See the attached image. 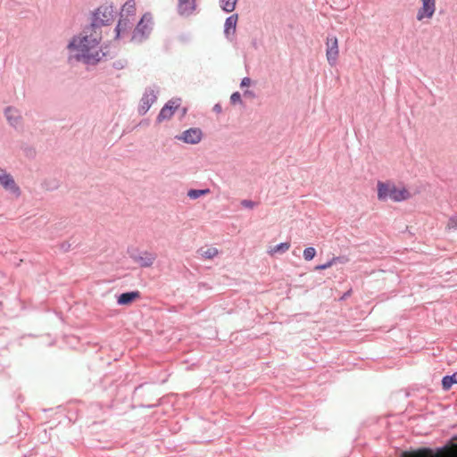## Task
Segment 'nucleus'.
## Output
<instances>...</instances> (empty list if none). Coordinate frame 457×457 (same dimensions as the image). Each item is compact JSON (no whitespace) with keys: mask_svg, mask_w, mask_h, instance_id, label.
<instances>
[{"mask_svg":"<svg viewBox=\"0 0 457 457\" xmlns=\"http://www.w3.org/2000/svg\"><path fill=\"white\" fill-rule=\"evenodd\" d=\"M102 40V32L96 28H90L84 31L82 37L75 38L70 43L69 48L77 51V59L83 60L86 62H97L104 54L100 47Z\"/></svg>","mask_w":457,"mask_h":457,"instance_id":"obj_1","label":"nucleus"},{"mask_svg":"<svg viewBox=\"0 0 457 457\" xmlns=\"http://www.w3.org/2000/svg\"><path fill=\"white\" fill-rule=\"evenodd\" d=\"M378 198L380 201L388 199L394 202H402L411 198V194L403 185H396L392 181L381 182L377 184Z\"/></svg>","mask_w":457,"mask_h":457,"instance_id":"obj_2","label":"nucleus"},{"mask_svg":"<svg viewBox=\"0 0 457 457\" xmlns=\"http://www.w3.org/2000/svg\"><path fill=\"white\" fill-rule=\"evenodd\" d=\"M136 11L137 7L135 0H128L122 5L120 12V19L116 27L117 37H119L120 33L131 29Z\"/></svg>","mask_w":457,"mask_h":457,"instance_id":"obj_3","label":"nucleus"},{"mask_svg":"<svg viewBox=\"0 0 457 457\" xmlns=\"http://www.w3.org/2000/svg\"><path fill=\"white\" fill-rule=\"evenodd\" d=\"M114 8L111 4L101 5L94 13L91 28L99 29L100 26L111 23L114 19Z\"/></svg>","mask_w":457,"mask_h":457,"instance_id":"obj_4","label":"nucleus"},{"mask_svg":"<svg viewBox=\"0 0 457 457\" xmlns=\"http://www.w3.org/2000/svg\"><path fill=\"white\" fill-rule=\"evenodd\" d=\"M152 15L148 12L145 13L134 30L133 39L141 41L150 33L152 29Z\"/></svg>","mask_w":457,"mask_h":457,"instance_id":"obj_5","label":"nucleus"},{"mask_svg":"<svg viewBox=\"0 0 457 457\" xmlns=\"http://www.w3.org/2000/svg\"><path fill=\"white\" fill-rule=\"evenodd\" d=\"M339 56L338 40L335 36L328 37L326 42V57L330 66H335Z\"/></svg>","mask_w":457,"mask_h":457,"instance_id":"obj_6","label":"nucleus"},{"mask_svg":"<svg viewBox=\"0 0 457 457\" xmlns=\"http://www.w3.org/2000/svg\"><path fill=\"white\" fill-rule=\"evenodd\" d=\"M422 6L417 12V20L431 19L436 12V0H421Z\"/></svg>","mask_w":457,"mask_h":457,"instance_id":"obj_7","label":"nucleus"},{"mask_svg":"<svg viewBox=\"0 0 457 457\" xmlns=\"http://www.w3.org/2000/svg\"><path fill=\"white\" fill-rule=\"evenodd\" d=\"M202 136L203 133L200 129L191 128L185 130L180 136H179L178 139L187 144L195 145L201 141Z\"/></svg>","mask_w":457,"mask_h":457,"instance_id":"obj_8","label":"nucleus"},{"mask_svg":"<svg viewBox=\"0 0 457 457\" xmlns=\"http://www.w3.org/2000/svg\"><path fill=\"white\" fill-rule=\"evenodd\" d=\"M179 100H170L169 101L161 110L158 117H157V120L159 122H162L165 120H170L175 111L179 108Z\"/></svg>","mask_w":457,"mask_h":457,"instance_id":"obj_9","label":"nucleus"},{"mask_svg":"<svg viewBox=\"0 0 457 457\" xmlns=\"http://www.w3.org/2000/svg\"><path fill=\"white\" fill-rule=\"evenodd\" d=\"M157 96L154 89H147L141 98L140 108L144 112H147L151 105L156 101Z\"/></svg>","mask_w":457,"mask_h":457,"instance_id":"obj_10","label":"nucleus"},{"mask_svg":"<svg viewBox=\"0 0 457 457\" xmlns=\"http://www.w3.org/2000/svg\"><path fill=\"white\" fill-rule=\"evenodd\" d=\"M0 184L7 190L12 192L19 191V187L16 186L12 176L2 169H0Z\"/></svg>","mask_w":457,"mask_h":457,"instance_id":"obj_11","label":"nucleus"},{"mask_svg":"<svg viewBox=\"0 0 457 457\" xmlns=\"http://www.w3.org/2000/svg\"><path fill=\"white\" fill-rule=\"evenodd\" d=\"M4 114L10 125L17 127L21 124V116L17 109L13 107H7L4 111Z\"/></svg>","mask_w":457,"mask_h":457,"instance_id":"obj_12","label":"nucleus"},{"mask_svg":"<svg viewBox=\"0 0 457 457\" xmlns=\"http://www.w3.org/2000/svg\"><path fill=\"white\" fill-rule=\"evenodd\" d=\"M156 260V254L150 252H144L136 258V262L144 268L151 267Z\"/></svg>","mask_w":457,"mask_h":457,"instance_id":"obj_13","label":"nucleus"},{"mask_svg":"<svg viewBox=\"0 0 457 457\" xmlns=\"http://www.w3.org/2000/svg\"><path fill=\"white\" fill-rule=\"evenodd\" d=\"M237 20V14H233L226 19L224 25V33L228 37L235 34Z\"/></svg>","mask_w":457,"mask_h":457,"instance_id":"obj_14","label":"nucleus"},{"mask_svg":"<svg viewBox=\"0 0 457 457\" xmlns=\"http://www.w3.org/2000/svg\"><path fill=\"white\" fill-rule=\"evenodd\" d=\"M195 9V0H179V12L182 15H188Z\"/></svg>","mask_w":457,"mask_h":457,"instance_id":"obj_15","label":"nucleus"},{"mask_svg":"<svg viewBox=\"0 0 457 457\" xmlns=\"http://www.w3.org/2000/svg\"><path fill=\"white\" fill-rule=\"evenodd\" d=\"M140 297V293L138 291L123 293L118 297V303L120 305H129L135 300Z\"/></svg>","mask_w":457,"mask_h":457,"instance_id":"obj_16","label":"nucleus"},{"mask_svg":"<svg viewBox=\"0 0 457 457\" xmlns=\"http://www.w3.org/2000/svg\"><path fill=\"white\" fill-rule=\"evenodd\" d=\"M291 247V245L289 242H285V243H280L277 245H274V246H270L267 253L270 255V256H274L278 253H284L286 252H287Z\"/></svg>","mask_w":457,"mask_h":457,"instance_id":"obj_17","label":"nucleus"},{"mask_svg":"<svg viewBox=\"0 0 457 457\" xmlns=\"http://www.w3.org/2000/svg\"><path fill=\"white\" fill-rule=\"evenodd\" d=\"M345 262H347V259L345 257H333L328 262L316 266L315 270H327L337 262L344 263Z\"/></svg>","mask_w":457,"mask_h":457,"instance_id":"obj_18","label":"nucleus"},{"mask_svg":"<svg viewBox=\"0 0 457 457\" xmlns=\"http://www.w3.org/2000/svg\"><path fill=\"white\" fill-rule=\"evenodd\" d=\"M453 384H457V372L452 376H445L442 379V386L445 390H449Z\"/></svg>","mask_w":457,"mask_h":457,"instance_id":"obj_19","label":"nucleus"},{"mask_svg":"<svg viewBox=\"0 0 457 457\" xmlns=\"http://www.w3.org/2000/svg\"><path fill=\"white\" fill-rule=\"evenodd\" d=\"M198 253L203 258L210 260L217 256L219 251L216 247H208L206 249H200Z\"/></svg>","mask_w":457,"mask_h":457,"instance_id":"obj_20","label":"nucleus"},{"mask_svg":"<svg viewBox=\"0 0 457 457\" xmlns=\"http://www.w3.org/2000/svg\"><path fill=\"white\" fill-rule=\"evenodd\" d=\"M237 1L238 0H220V3L225 12H231L235 10Z\"/></svg>","mask_w":457,"mask_h":457,"instance_id":"obj_21","label":"nucleus"},{"mask_svg":"<svg viewBox=\"0 0 457 457\" xmlns=\"http://www.w3.org/2000/svg\"><path fill=\"white\" fill-rule=\"evenodd\" d=\"M210 193V189H191L187 192V196L191 199H196L200 196L206 195Z\"/></svg>","mask_w":457,"mask_h":457,"instance_id":"obj_22","label":"nucleus"},{"mask_svg":"<svg viewBox=\"0 0 457 457\" xmlns=\"http://www.w3.org/2000/svg\"><path fill=\"white\" fill-rule=\"evenodd\" d=\"M303 255L305 261H312L316 255V250L314 247H307L303 250Z\"/></svg>","mask_w":457,"mask_h":457,"instance_id":"obj_23","label":"nucleus"},{"mask_svg":"<svg viewBox=\"0 0 457 457\" xmlns=\"http://www.w3.org/2000/svg\"><path fill=\"white\" fill-rule=\"evenodd\" d=\"M446 228L449 230H457V215H453L448 220Z\"/></svg>","mask_w":457,"mask_h":457,"instance_id":"obj_24","label":"nucleus"},{"mask_svg":"<svg viewBox=\"0 0 457 457\" xmlns=\"http://www.w3.org/2000/svg\"><path fill=\"white\" fill-rule=\"evenodd\" d=\"M230 101L232 104L241 103V95L238 92L233 93L230 96Z\"/></svg>","mask_w":457,"mask_h":457,"instance_id":"obj_25","label":"nucleus"},{"mask_svg":"<svg viewBox=\"0 0 457 457\" xmlns=\"http://www.w3.org/2000/svg\"><path fill=\"white\" fill-rule=\"evenodd\" d=\"M430 453L428 451H420L410 454L408 457H429Z\"/></svg>","mask_w":457,"mask_h":457,"instance_id":"obj_26","label":"nucleus"},{"mask_svg":"<svg viewBox=\"0 0 457 457\" xmlns=\"http://www.w3.org/2000/svg\"><path fill=\"white\" fill-rule=\"evenodd\" d=\"M241 204L245 207V208H253L256 204L254 202L251 201V200H243L241 202Z\"/></svg>","mask_w":457,"mask_h":457,"instance_id":"obj_27","label":"nucleus"},{"mask_svg":"<svg viewBox=\"0 0 457 457\" xmlns=\"http://www.w3.org/2000/svg\"><path fill=\"white\" fill-rule=\"evenodd\" d=\"M251 84V79L249 78H244L241 81V87H248Z\"/></svg>","mask_w":457,"mask_h":457,"instance_id":"obj_28","label":"nucleus"}]
</instances>
